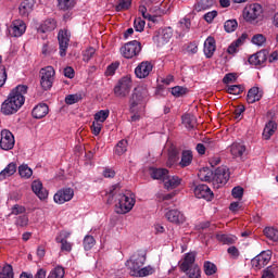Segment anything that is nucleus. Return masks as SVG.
<instances>
[{
    "label": "nucleus",
    "instance_id": "obj_1",
    "mask_svg": "<svg viewBox=\"0 0 278 278\" xmlns=\"http://www.w3.org/2000/svg\"><path fill=\"white\" fill-rule=\"evenodd\" d=\"M108 203H113L114 199L117 201L115 204V210L117 214H127L134 210V205H136V199L131 192L126 191L125 193L121 190V185H113L109 192Z\"/></svg>",
    "mask_w": 278,
    "mask_h": 278
},
{
    "label": "nucleus",
    "instance_id": "obj_2",
    "mask_svg": "<svg viewBox=\"0 0 278 278\" xmlns=\"http://www.w3.org/2000/svg\"><path fill=\"white\" fill-rule=\"evenodd\" d=\"M29 87L26 85H18L15 87L9 98L2 103L1 112L5 116H10V114H16L21 108L25 104V94H27V90Z\"/></svg>",
    "mask_w": 278,
    "mask_h": 278
},
{
    "label": "nucleus",
    "instance_id": "obj_3",
    "mask_svg": "<svg viewBox=\"0 0 278 278\" xmlns=\"http://www.w3.org/2000/svg\"><path fill=\"white\" fill-rule=\"evenodd\" d=\"M147 97H149V91L144 87H136L129 98V110L131 113L140 112L144 110L147 105Z\"/></svg>",
    "mask_w": 278,
    "mask_h": 278
},
{
    "label": "nucleus",
    "instance_id": "obj_4",
    "mask_svg": "<svg viewBox=\"0 0 278 278\" xmlns=\"http://www.w3.org/2000/svg\"><path fill=\"white\" fill-rule=\"evenodd\" d=\"M132 86L134 83L131 81V76H124L117 81L113 89V92L115 97H118L119 99H125L129 96V92H131Z\"/></svg>",
    "mask_w": 278,
    "mask_h": 278
},
{
    "label": "nucleus",
    "instance_id": "obj_5",
    "mask_svg": "<svg viewBox=\"0 0 278 278\" xmlns=\"http://www.w3.org/2000/svg\"><path fill=\"white\" fill-rule=\"evenodd\" d=\"M264 12V9L261 7L260 3H252L245 5L243 9L242 16L247 23H253L254 21H257L258 17L262 16V13Z\"/></svg>",
    "mask_w": 278,
    "mask_h": 278
},
{
    "label": "nucleus",
    "instance_id": "obj_6",
    "mask_svg": "<svg viewBox=\"0 0 278 278\" xmlns=\"http://www.w3.org/2000/svg\"><path fill=\"white\" fill-rule=\"evenodd\" d=\"M141 51L142 45L137 40L129 41L121 48V53L126 60H131L137 55H140Z\"/></svg>",
    "mask_w": 278,
    "mask_h": 278
},
{
    "label": "nucleus",
    "instance_id": "obj_7",
    "mask_svg": "<svg viewBox=\"0 0 278 278\" xmlns=\"http://www.w3.org/2000/svg\"><path fill=\"white\" fill-rule=\"evenodd\" d=\"M40 75V86L42 90H51V88H53V81H55V70L53 66L41 68Z\"/></svg>",
    "mask_w": 278,
    "mask_h": 278
},
{
    "label": "nucleus",
    "instance_id": "obj_8",
    "mask_svg": "<svg viewBox=\"0 0 278 278\" xmlns=\"http://www.w3.org/2000/svg\"><path fill=\"white\" fill-rule=\"evenodd\" d=\"M144 262H147V257L144 254L140 253L134 254L130 260L126 262V266L129 268L131 277H136L142 266H144Z\"/></svg>",
    "mask_w": 278,
    "mask_h": 278
},
{
    "label": "nucleus",
    "instance_id": "obj_9",
    "mask_svg": "<svg viewBox=\"0 0 278 278\" xmlns=\"http://www.w3.org/2000/svg\"><path fill=\"white\" fill-rule=\"evenodd\" d=\"M8 31L12 38H21L27 31V24L23 20H14L8 27Z\"/></svg>",
    "mask_w": 278,
    "mask_h": 278
},
{
    "label": "nucleus",
    "instance_id": "obj_10",
    "mask_svg": "<svg viewBox=\"0 0 278 278\" xmlns=\"http://www.w3.org/2000/svg\"><path fill=\"white\" fill-rule=\"evenodd\" d=\"M153 73V63L151 61H142L135 68V75L138 79H147Z\"/></svg>",
    "mask_w": 278,
    "mask_h": 278
},
{
    "label": "nucleus",
    "instance_id": "obj_11",
    "mask_svg": "<svg viewBox=\"0 0 278 278\" xmlns=\"http://www.w3.org/2000/svg\"><path fill=\"white\" fill-rule=\"evenodd\" d=\"M14 135L12 134V131L4 129L1 131V139H0V148L3 151H10L12 149H14Z\"/></svg>",
    "mask_w": 278,
    "mask_h": 278
},
{
    "label": "nucleus",
    "instance_id": "obj_12",
    "mask_svg": "<svg viewBox=\"0 0 278 278\" xmlns=\"http://www.w3.org/2000/svg\"><path fill=\"white\" fill-rule=\"evenodd\" d=\"M268 262H270V252L264 251L261 254L256 255L252 261L251 264L253 268H256V270H262L264 266L268 265Z\"/></svg>",
    "mask_w": 278,
    "mask_h": 278
},
{
    "label": "nucleus",
    "instance_id": "obj_13",
    "mask_svg": "<svg viewBox=\"0 0 278 278\" xmlns=\"http://www.w3.org/2000/svg\"><path fill=\"white\" fill-rule=\"evenodd\" d=\"M73 197H75V191L73 189L71 188L61 189L54 194V202L59 203V205H62L71 201Z\"/></svg>",
    "mask_w": 278,
    "mask_h": 278
},
{
    "label": "nucleus",
    "instance_id": "obj_14",
    "mask_svg": "<svg viewBox=\"0 0 278 278\" xmlns=\"http://www.w3.org/2000/svg\"><path fill=\"white\" fill-rule=\"evenodd\" d=\"M165 218L168 223L174 225H184L186 223V216L177 208L169 210L165 213Z\"/></svg>",
    "mask_w": 278,
    "mask_h": 278
},
{
    "label": "nucleus",
    "instance_id": "obj_15",
    "mask_svg": "<svg viewBox=\"0 0 278 278\" xmlns=\"http://www.w3.org/2000/svg\"><path fill=\"white\" fill-rule=\"evenodd\" d=\"M170 38H173V30L164 28L153 37V40L157 47H164V45L170 42Z\"/></svg>",
    "mask_w": 278,
    "mask_h": 278
},
{
    "label": "nucleus",
    "instance_id": "obj_16",
    "mask_svg": "<svg viewBox=\"0 0 278 278\" xmlns=\"http://www.w3.org/2000/svg\"><path fill=\"white\" fill-rule=\"evenodd\" d=\"M193 192L197 199H204L205 201H212L214 199V192H212V189L207 185H198Z\"/></svg>",
    "mask_w": 278,
    "mask_h": 278
},
{
    "label": "nucleus",
    "instance_id": "obj_17",
    "mask_svg": "<svg viewBox=\"0 0 278 278\" xmlns=\"http://www.w3.org/2000/svg\"><path fill=\"white\" fill-rule=\"evenodd\" d=\"M229 169L227 167H218L213 176L214 184L225 186L229 181Z\"/></svg>",
    "mask_w": 278,
    "mask_h": 278
},
{
    "label": "nucleus",
    "instance_id": "obj_18",
    "mask_svg": "<svg viewBox=\"0 0 278 278\" xmlns=\"http://www.w3.org/2000/svg\"><path fill=\"white\" fill-rule=\"evenodd\" d=\"M58 40L60 46V55L61 58H64L66 55V49H68V42H71L68 31L60 30L58 35Z\"/></svg>",
    "mask_w": 278,
    "mask_h": 278
},
{
    "label": "nucleus",
    "instance_id": "obj_19",
    "mask_svg": "<svg viewBox=\"0 0 278 278\" xmlns=\"http://www.w3.org/2000/svg\"><path fill=\"white\" fill-rule=\"evenodd\" d=\"M195 261H197V253L189 252V253L185 254V257L179 265L180 270H182V273H188V270H190V268H192V266L197 265L194 263Z\"/></svg>",
    "mask_w": 278,
    "mask_h": 278
},
{
    "label": "nucleus",
    "instance_id": "obj_20",
    "mask_svg": "<svg viewBox=\"0 0 278 278\" xmlns=\"http://www.w3.org/2000/svg\"><path fill=\"white\" fill-rule=\"evenodd\" d=\"M266 60H268V56L266 55V51H258L255 54H252L248 62L252 66H258L262 67L264 64H266Z\"/></svg>",
    "mask_w": 278,
    "mask_h": 278
},
{
    "label": "nucleus",
    "instance_id": "obj_21",
    "mask_svg": "<svg viewBox=\"0 0 278 278\" xmlns=\"http://www.w3.org/2000/svg\"><path fill=\"white\" fill-rule=\"evenodd\" d=\"M33 192L40 199V201H45L47 197H49V191L42 187V182L40 180H35L31 184Z\"/></svg>",
    "mask_w": 278,
    "mask_h": 278
},
{
    "label": "nucleus",
    "instance_id": "obj_22",
    "mask_svg": "<svg viewBox=\"0 0 278 278\" xmlns=\"http://www.w3.org/2000/svg\"><path fill=\"white\" fill-rule=\"evenodd\" d=\"M216 52V39L214 37H207L204 41V54L206 58H213Z\"/></svg>",
    "mask_w": 278,
    "mask_h": 278
},
{
    "label": "nucleus",
    "instance_id": "obj_23",
    "mask_svg": "<svg viewBox=\"0 0 278 278\" xmlns=\"http://www.w3.org/2000/svg\"><path fill=\"white\" fill-rule=\"evenodd\" d=\"M47 114H49V105L46 103L37 104L31 112L33 117L37 119L45 118Z\"/></svg>",
    "mask_w": 278,
    "mask_h": 278
},
{
    "label": "nucleus",
    "instance_id": "obj_24",
    "mask_svg": "<svg viewBox=\"0 0 278 278\" xmlns=\"http://www.w3.org/2000/svg\"><path fill=\"white\" fill-rule=\"evenodd\" d=\"M20 16L27 17L34 10V0H23L20 4Z\"/></svg>",
    "mask_w": 278,
    "mask_h": 278
},
{
    "label": "nucleus",
    "instance_id": "obj_25",
    "mask_svg": "<svg viewBox=\"0 0 278 278\" xmlns=\"http://www.w3.org/2000/svg\"><path fill=\"white\" fill-rule=\"evenodd\" d=\"M230 153L233 157H242L247 153V146L240 142H233L230 146Z\"/></svg>",
    "mask_w": 278,
    "mask_h": 278
},
{
    "label": "nucleus",
    "instance_id": "obj_26",
    "mask_svg": "<svg viewBox=\"0 0 278 278\" xmlns=\"http://www.w3.org/2000/svg\"><path fill=\"white\" fill-rule=\"evenodd\" d=\"M164 186L166 190H175L181 186V178L178 176H167L164 180Z\"/></svg>",
    "mask_w": 278,
    "mask_h": 278
},
{
    "label": "nucleus",
    "instance_id": "obj_27",
    "mask_svg": "<svg viewBox=\"0 0 278 278\" xmlns=\"http://www.w3.org/2000/svg\"><path fill=\"white\" fill-rule=\"evenodd\" d=\"M192 160H193L192 151L184 150L181 153V160L178 163V166H180V168H186V167L190 166V164H192Z\"/></svg>",
    "mask_w": 278,
    "mask_h": 278
},
{
    "label": "nucleus",
    "instance_id": "obj_28",
    "mask_svg": "<svg viewBox=\"0 0 278 278\" xmlns=\"http://www.w3.org/2000/svg\"><path fill=\"white\" fill-rule=\"evenodd\" d=\"M277 131V123L269 121L263 130L264 140H270V137Z\"/></svg>",
    "mask_w": 278,
    "mask_h": 278
},
{
    "label": "nucleus",
    "instance_id": "obj_29",
    "mask_svg": "<svg viewBox=\"0 0 278 278\" xmlns=\"http://www.w3.org/2000/svg\"><path fill=\"white\" fill-rule=\"evenodd\" d=\"M150 176L152 179H161L163 181L168 177V169L166 168H150Z\"/></svg>",
    "mask_w": 278,
    "mask_h": 278
},
{
    "label": "nucleus",
    "instance_id": "obj_30",
    "mask_svg": "<svg viewBox=\"0 0 278 278\" xmlns=\"http://www.w3.org/2000/svg\"><path fill=\"white\" fill-rule=\"evenodd\" d=\"M56 27L58 22H55L53 18H48L41 24L39 31H41V34H47L49 31H53Z\"/></svg>",
    "mask_w": 278,
    "mask_h": 278
},
{
    "label": "nucleus",
    "instance_id": "obj_31",
    "mask_svg": "<svg viewBox=\"0 0 278 278\" xmlns=\"http://www.w3.org/2000/svg\"><path fill=\"white\" fill-rule=\"evenodd\" d=\"M181 121L186 129H194V127H197V117H194V115L185 114Z\"/></svg>",
    "mask_w": 278,
    "mask_h": 278
},
{
    "label": "nucleus",
    "instance_id": "obj_32",
    "mask_svg": "<svg viewBox=\"0 0 278 278\" xmlns=\"http://www.w3.org/2000/svg\"><path fill=\"white\" fill-rule=\"evenodd\" d=\"M260 99H262V96L260 93V88L252 87L248 91V96H247L248 103H255L256 101H260Z\"/></svg>",
    "mask_w": 278,
    "mask_h": 278
},
{
    "label": "nucleus",
    "instance_id": "obj_33",
    "mask_svg": "<svg viewBox=\"0 0 278 278\" xmlns=\"http://www.w3.org/2000/svg\"><path fill=\"white\" fill-rule=\"evenodd\" d=\"M16 173V164L10 163L1 173H0V181H4L8 177H12Z\"/></svg>",
    "mask_w": 278,
    "mask_h": 278
},
{
    "label": "nucleus",
    "instance_id": "obj_34",
    "mask_svg": "<svg viewBox=\"0 0 278 278\" xmlns=\"http://www.w3.org/2000/svg\"><path fill=\"white\" fill-rule=\"evenodd\" d=\"M76 3V0H58V9L62 12H68L75 8Z\"/></svg>",
    "mask_w": 278,
    "mask_h": 278
},
{
    "label": "nucleus",
    "instance_id": "obj_35",
    "mask_svg": "<svg viewBox=\"0 0 278 278\" xmlns=\"http://www.w3.org/2000/svg\"><path fill=\"white\" fill-rule=\"evenodd\" d=\"M177 162H179V152L177 151V149H170L168 151L166 166H168V168H173V166H175Z\"/></svg>",
    "mask_w": 278,
    "mask_h": 278
},
{
    "label": "nucleus",
    "instance_id": "obj_36",
    "mask_svg": "<svg viewBox=\"0 0 278 278\" xmlns=\"http://www.w3.org/2000/svg\"><path fill=\"white\" fill-rule=\"evenodd\" d=\"M214 0H200L197 4H194L195 12H205V10H210L213 8Z\"/></svg>",
    "mask_w": 278,
    "mask_h": 278
},
{
    "label": "nucleus",
    "instance_id": "obj_37",
    "mask_svg": "<svg viewBox=\"0 0 278 278\" xmlns=\"http://www.w3.org/2000/svg\"><path fill=\"white\" fill-rule=\"evenodd\" d=\"M216 239L218 240V242L228 245L236 244V242H238V237L233 235H217Z\"/></svg>",
    "mask_w": 278,
    "mask_h": 278
},
{
    "label": "nucleus",
    "instance_id": "obj_38",
    "mask_svg": "<svg viewBox=\"0 0 278 278\" xmlns=\"http://www.w3.org/2000/svg\"><path fill=\"white\" fill-rule=\"evenodd\" d=\"M14 225L17 229H24L29 225V216L27 214L18 215L15 218Z\"/></svg>",
    "mask_w": 278,
    "mask_h": 278
},
{
    "label": "nucleus",
    "instance_id": "obj_39",
    "mask_svg": "<svg viewBox=\"0 0 278 278\" xmlns=\"http://www.w3.org/2000/svg\"><path fill=\"white\" fill-rule=\"evenodd\" d=\"M198 177L201 181H212V179L214 180V173L210 168H202L199 170Z\"/></svg>",
    "mask_w": 278,
    "mask_h": 278
},
{
    "label": "nucleus",
    "instance_id": "obj_40",
    "mask_svg": "<svg viewBox=\"0 0 278 278\" xmlns=\"http://www.w3.org/2000/svg\"><path fill=\"white\" fill-rule=\"evenodd\" d=\"M264 236L274 242H278V229L273 227H266L263 230Z\"/></svg>",
    "mask_w": 278,
    "mask_h": 278
},
{
    "label": "nucleus",
    "instance_id": "obj_41",
    "mask_svg": "<svg viewBox=\"0 0 278 278\" xmlns=\"http://www.w3.org/2000/svg\"><path fill=\"white\" fill-rule=\"evenodd\" d=\"M27 213V208L24 205L15 204L11 207L9 216H23Z\"/></svg>",
    "mask_w": 278,
    "mask_h": 278
},
{
    "label": "nucleus",
    "instance_id": "obj_42",
    "mask_svg": "<svg viewBox=\"0 0 278 278\" xmlns=\"http://www.w3.org/2000/svg\"><path fill=\"white\" fill-rule=\"evenodd\" d=\"M18 173L23 179H29V177L34 175V170H31V168H29V166L25 164L18 167Z\"/></svg>",
    "mask_w": 278,
    "mask_h": 278
},
{
    "label": "nucleus",
    "instance_id": "obj_43",
    "mask_svg": "<svg viewBox=\"0 0 278 278\" xmlns=\"http://www.w3.org/2000/svg\"><path fill=\"white\" fill-rule=\"evenodd\" d=\"M64 275H66L64 267L56 266L49 273L48 278H64Z\"/></svg>",
    "mask_w": 278,
    "mask_h": 278
},
{
    "label": "nucleus",
    "instance_id": "obj_44",
    "mask_svg": "<svg viewBox=\"0 0 278 278\" xmlns=\"http://www.w3.org/2000/svg\"><path fill=\"white\" fill-rule=\"evenodd\" d=\"M55 240L61 244V251H65L66 253H71V251H73V243L68 242V240L61 239L60 237H56Z\"/></svg>",
    "mask_w": 278,
    "mask_h": 278
},
{
    "label": "nucleus",
    "instance_id": "obj_45",
    "mask_svg": "<svg viewBox=\"0 0 278 278\" xmlns=\"http://www.w3.org/2000/svg\"><path fill=\"white\" fill-rule=\"evenodd\" d=\"M184 273H186L187 277L189 278H201V267H199L197 264Z\"/></svg>",
    "mask_w": 278,
    "mask_h": 278
},
{
    "label": "nucleus",
    "instance_id": "obj_46",
    "mask_svg": "<svg viewBox=\"0 0 278 278\" xmlns=\"http://www.w3.org/2000/svg\"><path fill=\"white\" fill-rule=\"evenodd\" d=\"M218 270V267H216V265L210 261L204 262V273L205 275H207L208 277L212 275H216Z\"/></svg>",
    "mask_w": 278,
    "mask_h": 278
},
{
    "label": "nucleus",
    "instance_id": "obj_47",
    "mask_svg": "<svg viewBox=\"0 0 278 278\" xmlns=\"http://www.w3.org/2000/svg\"><path fill=\"white\" fill-rule=\"evenodd\" d=\"M127 146H128V142L126 139H122L121 141H118L117 144L115 146L116 155H123L124 153H126Z\"/></svg>",
    "mask_w": 278,
    "mask_h": 278
},
{
    "label": "nucleus",
    "instance_id": "obj_48",
    "mask_svg": "<svg viewBox=\"0 0 278 278\" xmlns=\"http://www.w3.org/2000/svg\"><path fill=\"white\" fill-rule=\"evenodd\" d=\"M131 8V0H118L115 5L116 12H125V10H129Z\"/></svg>",
    "mask_w": 278,
    "mask_h": 278
},
{
    "label": "nucleus",
    "instance_id": "obj_49",
    "mask_svg": "<svg viewBox=\"0 0 278 278\" xmlns=\"http://www.w3.org/2000/svg\"><path fill=\"white\" fill-rule=\"evenodd\" d=\"M224 28H225V31H227V34H231L236 31V29H238V21L236 20L226 21L224 24Z\"/></svg>",
    "mask_w": 278,
    "mask_h": 278
},
{
    "label": "nucleus",
    "instance_id": "obj_50",
    "mask_svg": "<svg viewBox=\"0 0 278 278\" xmlns=\"http://www.w3.org/2000/svg\"><path fill=\"white\" fill-rule=\"evenodd\" d=\"M109 116H110V110H101L94 114V121L103 124L105 123V121H108Z\"/></svg>",
    "mask_w": 278,
    "mask_h": 278
},
{
    "label": "nucleus",
    "instance_id": "obj_51",
    "mask_svg": "<svg viewBox=\"0 0 278 278\" xmlns=\"http://www.w3.org/2000/svg\"><path fill=\"white\" fill-rule=\"evenodd\" d=\"M83 97L80 93L76 94H68L65 97V103L66 105H75V103H79L81 101Z\"/></svg>",
    "mask_w": 278,
    "mask_h": 278
},
{
    "label": "nucleus",
    "instance_id": "obj_52",
    "mask_svg": "<svg viewBox=\"0 0 278 278\" xmlns=\"http://www.w3.org/2000/svg\"><path fill=\"white\" fill-rule=\"evenodd\" d=\"M0 278H14V269L12 268V265H5L2 268Z\"/></svg>",
    "mask_w": 278,
    "mask_h": 278
},
{
    "label": "nucleus",
    "instance_id": "obj_53",
    "mask_svg": "<svg viewBox=\"0 0 278 278\" xmlns=\"http://www.w3.org/2000/svg\"><path fill=\"white\" fill-rule=\"evenodd\" d=\"M172 94L173 97L179 98L188 94V88L181 87V86H176L172 88Z\"/></svg>",
    "mask_w": 278,
    "mask_h": 278
},
{
    "label": "nucleus",
    "instance_id": "obj_54",
    "mask_svg": "<svg viewBox=\"0 0 278 278\" xmlns=\"http://www.w3.org/2000/svg\"><path fill=\"white\" fill-rule=\"evenodd\" d=\"M94 244H97V241L94 240V237L92 236H86L84 239V249L85 251H90V249H92V247H94Z\"/></svg>",
    "mask_w": 278,
    "mask_h": 278
},
{
    "label": "nucleus",
    "instance_id": "obj_55",
    "mask_svg": "<svg viewBox=\"0 0 278 278\" xmlns=\"http://www.w3.org/2000/svg\"><path fill=\"white\" fill-rule=\"evenodd\" d=\"M231 195L233 199H238V201H242V197H244V188L237 186L232 189Z\"/></svg>",
    "mask_w": 278,
    "mask_h": 278
},
{
    "label": "nucleus",
    "instance_id": "obj_56",
    "mask_svg": "<svg viewBox=\"0 0 278 278\" xmlns=\"http://www.w3.org/2000/svg\"><path fill=\"white\" fill-rule=\"evenodd\" d=\"M243 90L244 88L240 85H231L226 89V92H228V94H242Z\"/></svg>",
    "mask_w": 278,
    "mask_h": 278
},
{
    "label": "nucleus",
    "instance_id": "obj_57",
    "mask_svg": "<svg viewBox=\"0 0 278 278\" xmlns=\"http://www.w3.org/2000/svg\"><path fill=\"white\" fill-rule=\"evenodd\" d=\"M253 45H256L257 47H262L266 43V37L262 34L254 35L252 37Z\"/></svg>",
    "mask_w": 278,
    "mask_h": 278
},
{
    "label": "nucleus",
    "instance_id": "obj_58",
    "mask_svg": "<svg viewBox=\"0 0 278 278\" xmlns=\"http://www.w3.org/2000/svg\"><path fill=\"white\" fill-rule=\"evenodd\" d=\"M5 81H8V71L5 70V65H0V88L5 86Z\"/></svg>",
    "mask_w": 278,
    "mask_h": 278
},
{
    "label": "nucleus",
    "instance_id": "obj_59",
    "mask_svg": "<svg viewBox=\"0 0 278 278\" xmlns=\"http://www.w3.org/2000/svg\"><path fill=\"white\" fill-rule=\"evenodd\" d=\"M101 129H103V124L101 122H97V119H94L91 125V131H92L93 136H99V134H101Z\"/></svg>",
    "mask_w": 278,
    "mask_h": 278
},
{
    "label": "nucleus",
    "instance_id": "obj_60",
    "mask_svg": "<svg viewBox=\"0 0 278 278\" xmlns=\"http://www.w3.org/2000/svg\"><path fill=\"white\" fill-rule=\"evenodd\" d=\"M144 25H147L144 20H142L140 17L135 18L134 27H135L136 31H144Z\"/></svg>",
    "mask_w": 278,
    "mask_h": 278
},
{
    "label": "nucleus",
    "instance_id": "obj_61",
    "mask_svg": "<svg viewBox=\"0 0 278 278\" xmlns=\"http://www.w3.org/2000/svg\"><path fill=\"white\" fill-rule=\"evenodd\" d=\"M148 275H153V268L151 267H141L135 277H148Z\"/></svg>",
    "mask_w": 278,
    "mask_h": 278
},
{
    "label": "nucleus",
    "instance_id": "obj_62",
    "mask_svg": "<svg viewBox=\"0 0 278 278\" xmlns=\"http://www.w3.org/2000/svg\"><path fill=\"white\" fill-rule=\"evenodd\" d=\"M119 66H121V63H118V62L112 63L111 65H109L106 67L105 75H109V76L114 75V73H116V71L118 70Z\"/></svg>",
    "mask_w": 278,
    "mask_h": 278
},
{
    "label": "nucleus",
    "instance_id": "obj_63",
    "mask_svg": "<svg viewBox=\"0 0 278 278\" xmlns=\"http://www.w3.org/2000/svg\"><path fill=\"white\" fill-rule=\"evenodd\" d=\"M203 142L207 150L213 151V149H216V140L205 137Z\"/></svg>",
    "mask_w": 278,
    "mask_h": 278
},
{
    "label": "nucleus",
    "instance_id": "obj_64",
    "mask_svg": "<svg viewBox=\"0 0 278 278\" xmlns=\"http://www.w3.org/2000/svg\"><path fill=\"white\" fill-rule=\"evenodd\" d=\"M96 50L94 48H88L84 54H83V60L84 62H90V60H92V56L94 55Z\"/></svg>",
    "mask_w": 278,
    "mask_h": 278
}]
</instances>
